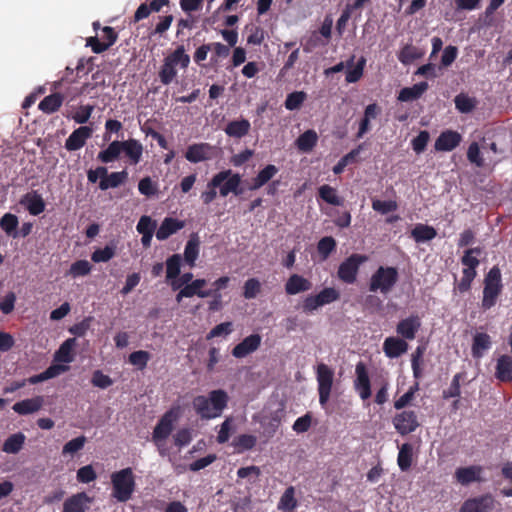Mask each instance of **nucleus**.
<instances>
[{
  "label": "nucleus",
  "instance_id": "nucleus-1",
  "mask_svg": "<svg viewBox=\"0 0 512 512\" xmlns=\"http://www.w3.org/2000/svg\"><path fill=\"white\" fill-rule=\"evenodd\" d=\"M229 397L222 389L212 390L208 396L199 395L193 399L192 405L202 419L220 416L226 408Z\"/></svg>",
  "mask_w": 512,
  "mask_h": 512
},
{
  "label": "nucleus",
  "instance_id": "nucleus-2",
  "mask_svg": "<svg viewBox=\"0 0 512 512\" xmlns=\"http://www.w3.org/2000/svg\"><path fill=\"white\" fill-rule=\"evenodd\" d=\"M113 496L119 502L128 501L135 489V481L131 468H125L115 472L111 476Z\"/></svg>",
  "mask_w": 512,
  "mask_h": 512
},
{
  "label": "nucleus",
  "instance_id": "nucleus-3",
  "mask_svg": "<svg viewBox=\"0 0 512 512\" xmlns=\"http://www.w3.org/2000/svg\"><path fill=\"white\" fill-rule=\"evenodd\" d=\"M398 281V271L395 267L380 266L372 275L369 284L371 292L380 291L388 294Z\"/></svg>",
  "mask_w": 512,
  "mask_h": 512
},
{
  "label": "nucleus",
  "instance_id": "nucleus-4",
  "mask_svg": "<svg viewBox=\"0 0 512 512\" xmlns=\"http://www.w3.org/2000/svg\"><path fill=\"white\" fill-rule=\"evenodd\" d=\"M501 289V272L497 266H494L490 269L484 280L482 307L485 310L495 305Z\"/></svg>",
  "mask_w": 512,
  "mask_h": 512
},
{
  "label": "nucleus",
  "instance_id": "nucleus-5",
  "mask_svg": "<svg viewBox=\"0 0 512 512\" xmlns=\"http://www.w3.org/2000/svg\"><path fill=\"white\" fill-rule=\"evenodd\" d=\"M333 378L334 372L326 364L321 363L317 366L319 402L322 406H325L329 400Z\"/></svg>",
  "mask_w": 512,
  "mask_h": 512
},
{
  "label": "nucleus",
  "instance_id": "nucleus-6",
  "mask_svg": "<svg viewBox=\"0 0 512 512\" xmlns=\"http://www.w3.org/2000/svg\"><path fill=\"white\" fill-rule=\"evenodd\" d=\"M367 261V257L360 254H353L339 266L338 276L346 283H353L360 264Z\"/></svg>",
  "mask_w": 512,
  "mask_h": 512
},
{
  "label": "nucleus",
  "instance_id": "nucleus-7",
  "mask_svg": "<svg viewBox=\"0 0 512 512\" xmlns=\"http://www.w3.org/2000/svg\"><path fill=\"white\" fill-rule=\"evenodd\" d=\"M494 509V498L490 495H483L466 500L459 512H493Z\"/></svg>",
  "mask_w": 512,
  "mask_h": 512
},
{
  "label": "nucleus",
  "instance_id": "nucleus-8",
  "mask_svg": "<svg viewBox=\"0 0 512 512\" xmlns=\"http://www.w3.org/2000/svg\"><path fill=\"white\" fill-rule=\"evenodd\" d=\"M396 430L401 435L409 434L416 430L419 426L417 416L414 411H403L397 414L393 419Z\"/></svg>",
  "mask_w": 512,
  "mask_h": 512
},
{
  "label": "nucleus",
  "instance_id": "nucleus-9",
  "mask_svg": "<svg viewBox=\"0 0 512 512\" xmlns=\"http://www.w3.org/2000/svg\"><path fill=\"white\" fill-rule=\"evenodd\" d=\"M93 130L88 126H81L74 130L65 142V148L69 151H76L82 148L86 140L92 136Z\"/></svg>",
  "mask_w": 512,
  "mask_h": 512
},
{
  "label": "nucleus",
  "instance_id": "nucleus-10",
  "mask_svg": "<svg viewBox=\"0 0 512 512\" xmlns=\"http://www.w3.org/2000/svg\"><path fill=\"white\" fill-rule=\"evenodd\" d=\"M260 344L261 336L259 334H251L233 348L232 355L236 358L246 357L248 354L256 351Z\"/></svg>",
  "mask_w": 512,
  "mask_h": 512
},
{
  "label": "nucleus",
  "instance_id": "nucleus-11",
  "mask_svg": "<svg viewBox=\"0 0 512 512\" xmlns=\"http://www.w3.org/2000/svg\"><path fill=\"white\" fill-rule=\"evenodd\" d=\"M355 371L357 376L355 380V389L359 392L360 397L363 400H366L371 396V388L365 364L363 362H359L356 365Z\"/></svg>",
  "mask_w": 512,
  "mask_h": 512
},
{
  "label": "nucleus",
  "instance_id": "nucleus-12",
  "mask_svg": "<svg viewBox=\"0 0 512 512\" xmlns=\"http://www.w3.org/2000/svg\"><path fill=\"white\" fill-rule=\"evenodd\" d=\"M92 499L85 493L80 492L67 498L63 504V512H85L89 509Z\"/></svg>",
  "mask_w": 512,
  "mask_h": 512
},
{
  "label": "nucleus",
  "instance_id": "nucleus-13",
  "mask_svg": "<svg viewBox=\"0 0 512 512\" xmlns=\"http://www.w3.org/2000/svg\"><path fill=\"white\" fill-rule=\"evenodd\" d=\"M185 222L176 218L166 217L158 230L156 231V238L160 241L166 240L172 234L184 228Z\"/></svg>",
  "mask_w": 512,
  "mask_h": 512
},
{
  "label": "nucleus",
  "instance_id": "nucleus-14",
  "mask_svg": "<svg viewBox=\"0 0 512 512\" xmlns=\"http://www.w3.org/2000/svg\"><path fill=\"white\" fill-rule=\"evenodd\" d=\"M20 204L25 206L29 213L34 216L39 215L45 209L43 198L35 191L25 194L21 198Z\"/></svg>",
  "mask_w": 512,
  "mask_h": 512
},
{
  "label": "nucleus",
  "instance_id": "nucleus-15",
  "mask_svg": "<svg viewBox=\"0 0 512 512\" xmlns=\"http://www.w3.org/2000/svg\"><path fill=\"white\" fill-rule=\"evenodd\" d=\"M461 135L455 131H446L440 134L435 141L437 151H451L459 145Z\"/></svg>",
  "mask_w": 512,
  "mask_h": 512
},
{
  "label": "nucleus",
  "instance_id": "nucleus-16",
  "mask_svg": "<svg viewBox=\"0 0 512 512\" xmlns=\"http://www.w3.org/2000/svg\"><path fill=\"white\" fill-rule=\"evenodd\" d=\"M212 147L207 143L193 144L188 147L185 157L191 163H198L210 158Z\"/></svg>",
  "mask_w": 512,
  "mask_h": 512
},
{
  "label": "nucleus",
  "instance_id": "nucleus-17",
  "mask_svg": "<svg viewBox=\"0 0 512 512\" xmlns=\"http://www.w3.org/2000/svg\"><path fill=\"white\" fill-rule=\"evenodd\" d=\"M383 350L389 358H397L408 350V344L403 339L388 337L384 341Z\"/></svg>",
  "mask_w": 512,
  "mask_h": 512
},
{
  "label": "nucleus",
  "instance_id": "nucleus-18",
  "mask_svg": "<svg viewBox=\"0 0 512 512\" xmlns=\"http://www.w3.org/2000/svg\"><path fill=\"white\" fill-rule=\"evenodd\" d=\"M44 399L42 396H36L34 398L25 399L22 401H19L15 403L12 407V409L20 414V415H27L34 412H37L41 409L43 406Z\"/></svg>",
  "mask_w": 512,
  "mask_h": 512
},
{
  "label": "nucleus",
  "instance_id": "nucleus-19",
  "mask_svg": "<svg viewBox=\"0 0 512 512\" xmlns=\"http://www.w3.org/2000/svg\"><path fill=\"white\" fill-rule=\"evenodd\" d=\"M420 321L417 316L408 317L400 321L397 325V333L406 339H414L415 334L420 328Z\"/></svg>",
  "mask_w": 512,
  "mask_h": 512
},
{
  "label": "nucleus",
  "instance_id": "nucleus-20",
  "mask_svg": "<svg viewBox=\"0 0 512 512\" xmlns=\"http://www.w3.org/2000/svg\"><path fill=\"white\" fill-rule=\"evenodd\" d=\"M172 429V420L169 413H167L158 422L153 431L152 439L158 447L160 446V442L170 435Z\"/></svg>",
  "mask_w": 512,
  "mask_h": 512
},
{
  "label": "nucleus",
  "instance_id": "nucleus-21",
  "mask_svg": "<svg viewBox=\"0 0 512 512\" xmlns=\"http://www.w3.org/2000/svg\"><path fill=\"white\" fill-rule=\"evenodd\" d=\"M231 174V170L221 171L214 175L211 181L208 183L209 190L202 193L201 198L205 204H209L216 197V187H219Z\"/></svg>",
  "mask_w": 512,
  "mask_h": 512
},
{
  "label": "nucleus",
  "instance_id": "nucleus-22",
  "mask_svg": "<svg viewBox=\"0 0 512 512\" xmlns=\"http://www.w3.org/2000/svg\"><path fill=\"white\" fill-rule=\"evenodd\" d=\"M200 239L197 233H192L186 243L184 250V260L190 266H195V261L199 255Z\"/></svg>",
  "mask_w": 512,
  "mask_h": 512
},
{
  "label": "nucleus",
  "instance_id": "nucleus-23",
  "mask_svg": "<svg viewBox=\"0 0 512 512\" xmlns=\"http://www.w3.org/2000/svg\"><path fill=\"white\" fill-rule=\"evenodd\" d=\"M312 287L311 282L297 274L292 275L285 284V291L289 295H295L300 292L310 290Z\"/></svg>",
  "mask_w": 512,
  "mask_h": 512
},
{
  "label": "nucleus",
  "instance_id": "nucleus-24",
  "mask_svg": "<svg viewBox=\"0 0 512 512\" xmlns=\"http://www.w3.org/2000/svg\"><path fill=\"white\" fill-rule=\"evenodd\" d=\"M250 126L246 119L234 120L227 124L224 131L229 137L242 138L248 134Z\"/></svg>",
  "mask_w": 512,
  "mask_h": 512
},
{
  "label": "nucleus",
  "instance_id": "nucleus-25",
  "mask_svg": "<svg viewBox=\"0 0 512 512\" xmlns=\"http://www.w3.org/2000/svg\"><path fill=\"white\" fill-rule=\"evenodd\" d=\"M427 89V82H420L413 85L412 87L403 88L398 95V100L402 102L416 100L420 98Z\"/></svg>",
  "mask_w": 512,
  "mask_h": 512
},
{
  "label": "nucleus",
  "instance_id": "nucleus-26",
  "mask_svg": "<svg viewBox=\"0 0 512 512\" xmlns=\"http://www.w3.org/2000/svg\"><path fill=\"white\" fill-rule=\"evenodd\" d=\"M496 377L500 381H512V357L509 355H502L496 366Z\"/></svg>",
  "mask_w": 512,
  "mask_h": 512
},
{
  "label": "nucleus",
  "instance_id": "nucleus-27",
  "mask_svg": "<svg viewBox=\"0 0 512 512\" xmlns=\"http://www.w3.org/2000/svg\"><path fill=\"white\" fill-rule=\"evenodd\" d=\"M76 345L75 338L65 340L55 352L54 360L62 363H71L74 360L72 350Z\"/></svg>",
  "mask_w": 512,
  "mask_h": 512
},
{
  "label": "nucleus",
  "instance_id": "nucleus-28",
  "mask_svg": "<svg viewBox=\"0 0 512 512\" xmlns=\"http://www.w3.org/2000/svg\"><path fill=\"white\" fill-rule=\"evenodd\" d=\"M120 144H122L121 151L125 152V154L131 159L132 163L137 164L142 156V145L135 139L120 141Z\"/></svg>",
  "mask_w": 512,
  "mask_h": 512
},
{
  "label": "nucleus",
  "instance_id": "nucleus-29",
  "mask_svg": "<svg viewBox=\"0 0 512 512\" xmlns=\"http://www.w3.org/2000/svg\"><path fill=\"white\" fill-rule=\"evenodd\" d=\"M128 178L127 171L113 172L109 174L105 179H101L99 182V188L105 191L109 188H117L123 184Z\"/></svg>",
  "mask_w": 512,
  "mask_h": 512
},
{
  "label": "nucleus",
  "instance_id": "nucleus-30",
  "mask_svg": "<svg viewBox=\"0 0 512 512\" xmlns=\"http://www.w3.org/2000/svg\"><path fill=\"white\" fill-rule=\"evenodd\" d=\"M241 178L239 174H230L227 179L219 186L221 196L225 197L229 193L240 195L243 193L242 189H239Z\"/></svg>",
  "mask_w": 512,
  "mask_h": 512
},
{
  "label": "nucleus",
  "instance_id": "nucleus-31",
  "mask_svg": "<svg viewBox=\"0 0 512 512\" xmlns=\"http://www.w3.org/2000/svg\"><path fill=\"white\" fill-rule=\"evenodd\" d=\"M491 345L490 336L486 333H476L473 338L472 355L475 358L483 356L484 351L489 349Z\"/></svg>",
  "mask_w": 512,
  "mask_h": 512
},
{
  "label": "nucleus",
  "instance_id": "nucleus-32",
  "mask_svg": "<svg viewBox=\"0 0 512 512\" xmlns=\"http://www.w3.org/2000/svg\"><path fill=\"white\" fill-rule=\"evenodd\" d=\"M24 442L25 435L23 433L12 434L5 440L2 450L9 454H16L22 449Z\"/></svg>",
  "mask_w": 512,
  "mask_h": 512
},
{
  "label": "nucleus",
  "instance_id": "nucleus-33",
  "mask_svg": "<svg viewBox=\"0 0 512 512\" xmlns=\"http://www.w3.org/2000/svg\"><path fill=\"white\" fill-rule=\"evenodd\" d=\"M121 145L118 140L111 142L105 150L99 152L97 159L102 163H110L117 160L122 152Z\"/></svg>",
  "mask_w": 512,
  "mask_h": 512
},
{
  "label": "nucleus",
  "instance_id": "nucleus-34",
  "mask_svg": "<svg viewBox=\"0 0 512 512\" xmlns=\"http://www.w3.org/2000/svg\"><path fill=\"white\" fill-rule=\"evenodd\" d=\"M19 221L18 217L12 213H6L0 219V227L1 229L8 235L13 238L18 237V227Z\"/></svg>",
  "mask_w": 512,
  "mask_h": 512
},
{
  "label": "nucleus",
  "instance_id": "nucleus-35",
  "mask_svg": "<svg viewBox=\"0 0 512 512\" xmlns=\"http://www.w3.org/2000/svg\"><path fill=\"white\" fill-rule=\"evenodd\" d=\"M412 237L416 242H425L432 240L436 237V230L428 225L418 224L411 232Z\"/></svg>",
  "mask_w": 512,
  "mask_h": 512
},
{
  "label": "nucleus",
  "instance_id": "nucleus-36",
  "mask_svg": "<svg viewBox=\"0 0 512 512\" xmlns=\"http://www.w3.org/2000/svg\"><path fill=\"white\" fill-rule=\"evenodd\" d=\"M317 138V134L314 130H307L298 137L296 145L300 151L309 152L316 145Z\"/></svg>",
  "mask_w": 512,
  "mask_h": 512
},
{
  "label": "nucleus",
  "instance_id": "nucleus-37",
  "mask_svg": "<svg viewBox=\"0 0 512 512\" xmlns=\"http://www.w3.org/2000/svg\"><path fill=\"white\" fill-rule=\"evenodd\" d=\"M63 102V96L59 93L46 96L40 103L39 109L45 113H53L57 111Z\"/></svg>",
  "mask_w": 512,
  "mask_h": 512
},
{
  "label": "nucleus",
  "instance_id": "nucleus-38",
  "mask_svg": "<svg viewBox=\"0 0 512 512\" xmlns=\"http://www.w3.org/2000/svg\"><path fill=\"white\" fill-rule=\"evenodd\" d=\"M278 172V169L274 165H267L262 169L256 178L254 179L253 185L250 187L251 190H256L266 184L273 176Z\"/></svg>",
  "mask_w": 512,
  "mask_h": 512
},
{
  "label": "nucleus",
  "instance_id": "nucleus-39",
  "mask_svg": "<svg viewBox=\"0 0 512 512\" xmlns=\"http://www.w3.org/2000/svg\"><path fill=\"white\" fill-rule=\"evenodd\" d=\"M318 192L320 198L331 205L339 206L343 203V200L337 195L336 189L330 185L320 186Z\"/></svg>",
  "mask_w": 512,
  "mask_h": 512
},
{
  "label": "nucleus",
  "instance_id": "nucleus-40",
  "mask_svg": "<svg viewBox=\"0 0 512 512\" xmlns=\"http://www.w3.org/2000/svg\"><path fill=\"white\" fill-rule=\"evenodd\" d=\"M173 66L180 64L182 68H187L190 63V57L185 53L184 46H178L177 49L165 58Z\"/></svg>",
  "mask_w": 512,
  "mask_h": 512
},
{
  "label": "nucleus",
  "instance_id": "nucleus-41",
  "mask_svg": "<svg viewBox=\"0 0 512 512\" xmlns=\"http://www.w3.org/2000/svg\"><path fill=\"white\" fill-rule=\"evenodd\" d=\"M182 257L180 254H173L166 261V278L167 280L177 278L180 274Z\"/></svg>",
  "mask_w": 512,
  "mask_h": 512
},
{
  "label": "nucleus",
  "instance_id": "nucleus-42",
  "mask_svg": "<svg viewBox=\"0 0 512 512\" xmlns=\"http://www.w3.org/2000/svg\"><path fill=\"white\" fill-rule=\"evenodd\" d=\"M362 149V145H359L357 148L351 150L345 156H343L339 162L333 167L334 174H340L344 171L345 167L351 163L356 161L357 156L359 155Z\"/></svg>",
  "mask_w": 512,
  "mask_h": 512
},
{
  "label": "nucleus",
  "instance_id": "nucleus-43",
  "mask_svg": "<svg viewBox=\"0 0 512 512\" xmlns=\"http://www.w3.org/2000/svg\"><path fill=\"white\" fill-rule=\"evenodd\" d=\"M294 493H295V490H294V487H292V486L288 487L284 491L283 495L280 498V502L278 504V509L279 510L291 511L294 508H296L297 501H296V499L294 497Z\"/></svg>",
  "mask_w": 512,
  "mask_h": 512
},
{
  "label": "nucleus",
  "instance_id": "nucleus-44",
  "mask_svg": "<svg viewBox=\"0 0 512 512\" xmlns=\"http://www.w3.org/2000/svg\"><path fill=\"white\" fill-rule=\"evenodd\" d=\"M397 461L402 471L410 468L412 462V446L410 444L405 443L401 446Z\"/></svg>",
  "mask_w": 512,
  "mask_h": 512
},
{
  "label": "nucleus",
  "instance_id": "nucleus-45",
  "mask_svg": "<svg viewBox=\"0 0 512 512\" xmlns=\"http://www.w3.org/2000/svg\"><path fill=\"white\" fill-rule=\"evenodd\" d=\"M257 442V438L253 435L242 434L234 439L233 445L239 451L251 450Z\"/></svg>",
  "mask_w": 512,
  "mask_h": 512
},
{
  "label": "nucleus",
  "instance_id": "nucleus-46",
  "mask_svg": "<svg viewBox=\"0 0 512 512\" xmlns=\"http://www.w3.org/2000/svg\"><path fill=\"white\" fill-rule=\"evenodd\" d=\"M422 56V52L412 46V45H406L402 48L400 54H399V60L407 65L412 63L414 60L419 59Z\"/></svg>",
  "mask_w": 512,
  "mask_h": 512
},
{
  "label": "nucleus",
  "instance_id": "nucleus-47",
  "mask_svg": "<svg viewBox=\"0 0 512 512\" xmlns=\"http://www.w3.org/2000/svg\"><path fill=\"white\" fill-rule=\"evenodd\" d=\"M456 478L461 484L467 485L478 479L477 470L474 467L459 468L456 471Z\"/></svg>",
  "mask_w": 512,
  "mask_h": 512
},
{
  "label": "nucleus",
  "instance_id": "nucleus-48",
  "mask_svg": "<svg viewBox=\"0 0 512 512\" xmlns=\"http://www.w3.org/2000/svg\"><path fill=\"white\" fill-rule=\"evenodd\" d=\"M114 256H115V246L107 245L103 249L95 250L91 255V259L95 263L107 262L110 259H112Z\"/></svg>",
  "mask_w": 512,
  "mask_h": 512
},
{
  "label": "nucleus",
  "instance_id": "nucleus-49",
  "mask_svg": "<svg viewBox=\"0 0 512 512\" xmlns=\"http://www.w3.org/2000/svg\"><path fill=\"white\" fill-rule=\"evenodd\" d=\"M454 102L461 113H469L475 108V101L462 93L455 97Z\"/></svg>",
  "mask_w": 512,
  "mask_h": 512
},
{
  "label": "nucleus",
  "instance_id": "nucleus-50",
  "mask_svg": "<svg viewBox=\"0 0 512 512\" xmlns=\"http://www.w3.org/2000/svg\"><path fill=\"white\" fill-rule=\"evenodd\" d=\"M149 359H150L149 352L144 351V350H138V351L132 352L129 355V362L132 365L137 366L138 369H140V370L144 369L147 366Z\"/></svg>",
  "mask_w": 512,
  "mask_h": 512
},
{
  "label": "nucleus",
  "instance_id": "nucleus-51",
  "mask_svg": "<svg viewBox=\"0 0 512 512\" xmlns=\"http://www.w3.org/2000/svg\"><path fill=\"white\" fill-rule=\"evenodd\" d=\"M306 99V93L303 91H296L288 94L285 100V107L288 110L298 109L303 101Z\"/></svg>",
  "mask_w": 512,
  "mask_h": 512
},
{
  "label": "nucleus",
  "instance_id": "nucleus-52",
  "mask_svg": "<svg viewBox=\"0 0 512 512\" xmlns=\"http://www.w3.org/2000/svg\"><path fill=\"white\" fill-rule=\"evenodd\" d=\"M92 266L87 260H78L74 262L69 270L73 277L86 276L91 272Z\"/></svg>",
  "mask_w": 512,
  "mask_h": 512
},
{
  "label": "nucleus",
  "instance_id": "nucleus-53",
  "mask_svg": "<svg viewBox=\"0 0 512 512\" xmlns=\"http://www.w3.org/2000/svg\"><path fill=\"white\" fill-rule=\"evenodd\" d=\"M336 247V241L331 236L323 237L318 242V252L323 257V259H326L330 253L335 249Z\"/></svg>",
  "mask_w": 512,
  "mask_h": 512
},
{
  "label": "nucleus",
  "instance_id": "nucleus-54",
  "mask_svg": "<svg viewBox=\"0 0 512 512\" xmlns=\"http://www.w3.org/2000/svg\"><path fill=\"white\" fill-rule=\"evenodd\" d=\"M103 32L105 34L106 42H104L103 45H98V47L94 49V53L99 54L106 51L117 40V34L113 30V28L106 26L103 28Z\"/></svg>",
  "mask_w": 512,
  "mask_h": 512
},
{
  "label": "nucleus",
  "instance_id": "nucleus-55",
  "mask_svg": "<svg viewBox=\"0 0 512 512\" xmlns=\"http://www.w3.org/2000/svg\"><path fill=\"white\" fill-rule=\"evenodd\" d=\"M176 73L175 66L164 59V64L159 72L161 82L165 85L170 84L176 76Z\"/></svg>",
  "mask_w": 512,
  "mask_h": 512
},
{
  "label": "nucleus",
  "instance_id": "nucleus-56",
  "mask_svg": "<svg viewBox=\"0 0 512 512\" xmlns=\"http://www.w3.org/2000/svg\"><path fill=\"white\" fill-rule=\"evenodd\" d=\"M261 290V284L256 278L248 279L244 284L243 296L246 299H253Z\"/></svg>",
  "mask_w": 512,
  "mask_h": 512
},
{
  "label": "nucleus",
  "instance_id": "nucleus-57",
  "mask_svg": "<svg viewBox=\"0 0 512 512\" xmlns=\"http://www.w3.org/2000/svg\"><path fill=\"white\" fill-rule=\"evenodd\" d=\"M429 138H430V135H429L428 131H426V130L420 131L419 134L412 140L413 150L417 154L422 153L427 146Z\"/></svg>",
  "mask_w": 512,
  "mask_h": 512
},
{
  "label": "nucleus",
  "instance_id": "nucleus-58",
  "mask_svg": "<svg viewBox=\"0 0 512 512\" xmlns=\"http://www.w3.org/2000/svg\"><path fill=\"white\" fill-rule=\"evenodd\" d=\"M156 221H153L149 216H142L137 224V231L140 234H153L156 229Z\"/></svg>",
  "mask_w": 512,
  "mask_h": 512
},
{
  "label": "nucleus",
  "instance_id": "nucleus-59",
  "mask_svg": "<svg viewBox=\"0 0 512 512\" xmlns=\"http://www.w3.org/2000/svg\"><path fill=\"white\" fill-rule=\"evenodd\" d=\"M86 442L85 436L76 437L70 441H68L62 450L63 454H74L81 450Z\"/></svg>",
  "mask_w": 512,
  "mask_h": 512
},
{
  "label": "nucleus",
  "instance_id": "nucleus-60",
  "mask_svg": "<svg viewBox=\"0 0 512 512\" xmlns=\"http://www.w3.org/2000/svg\"><path fill=\"white\" fill-rule=\"evenodd\" d=\"M467 158L472 164H475L477 167H482L484 165V160L480 156V148L478 143L472 142L470 144L467 151Z\"/></svg>",
  "mask_w": 512,
  "mask_h": 512
},
{
  "label": "nucleus",
  "instance_id": "nucleus-61",
  "mask_svg": "<svg viewBox=\"0 0 512 512\" xmlns=\"http://www.w3.org/2000/svg\"><path fill=\"white\" fill-rule=\"evenodd\" d=\"M365 62H366L365 58L362 57L355 67H353L352 69H349L347 71L346 81L348 83H355L361 78V76L363 74V67L365 65Z\"/></svg>",
  "mask_w": 512,
  "mask_h": 512
},
{
  "label": "nucleus",
  "instance_id": "nucleus-62",
  "mask_svg": "<svg viewBox=\"0 0 512 512\" xmlns=\"http://www.w3.org/2000/svg\"><path fill=\"white\" fill-rule=\"evenodd\" d=\"M461 378H462L461 373H458L453 377L450 387L447 390L443 391L444 399L460 396V393H461L460 392V379Z\"/></svg>",
  "mask_w": 512,
  "mask_h": 512
},
{
  "label": "nucleus",
  "instance_id": "nucleus-63",
  "mask_svg": "<svg viewBox=\"0 0 512 512\" xmlns=\"http://www.w3.org/2000/svg\"><path fill=\"white\" fill-rule=\"evenodd\" d=\"M96 473L91 465L81 467L77 471V479L82 483H89L96 479Z\"/></svg>",
  "mask_w": 512,
  "mask_h": 512
},
{
  "label": "nucleus",
  "instance_id": "nucleus-64",
  "mask_svg": "<svg viewBox=\"0 0 512 512\" xmlns=\"http://www.w3.org/2000/svg\"><path fill=\"white\" fill-rule=\"evenodd\" d=\"M112 380L108 375H104L101 371L97 370L93 373L92 384L96 387L105 389L112 385Z\"/></svg>",
  "mask_w": 512,
  "mask_h": 512
}]
</instances>
